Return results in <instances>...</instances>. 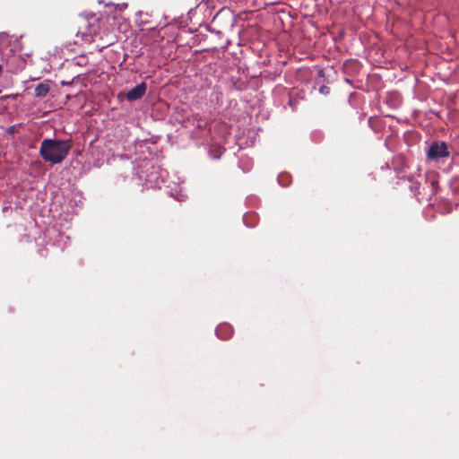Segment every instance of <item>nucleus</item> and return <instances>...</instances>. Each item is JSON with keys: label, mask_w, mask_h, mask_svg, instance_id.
<instances>
[{"label": "nucleus", "mask_w": 459, "mask_h": 459, "mask_svg": "<svg viewBox=\"0 0 459 459\" xmlns=\"http://www.w3.org/2000/svg\"><path fill=\"white\" fill-rule=\"evenodd\" d=\"M216 334L221 340H228L233 335V327L228 324H220L216 328Z\"/></svg>", "instance_id": "39448f33"}, {"label": "nucleus", "mask_w": 459, "mask_h": 459, "mask_svg": "<svg viewBox=\"0 0 459 459\" xmlns=\"http://www.w3.org/2000/svg\"><path fill=\"white\" fill-rule=\"evenodd\" d=\"M319 91L324 95H327L330 92V88L325 85H323L320 87Z\"/></svg>", "instance_id": "6e6552de"}, {"label": "nucleus", "mask_w": 459, "mask_h": 459, "mask_svg": "<svg viewBox=\"0 0 459 459\" xmlns=\"http://www.w3.org/2000/svg\"><path fill=\"white\" fill-rule=\"evenodd\" d=\"M147 85L145 82H141L135 87L132 88L126 93V100L128 101H134L140 100L146 92Z\"/></svg>", "instance_id": "20e7f679"}, {"label": "nucleus", "mask_w": 459, "mask_h": 459, "mask_svg": "<svg viewBox=\"0 0 459 459\" xmlns=\"http://www.w3.org/2000/svg\"><path fill=\"white\" fill-rule=\"evenodd\" d=\"M449 154L445 142H433L427 152V158L430 160H437L440 158L448 157Z\"/></svg>", "instance_id": "7ed1b4c3"}, {"label": "nucleus", "mask_w": 459, "mask_h": 459, "mask_svg": "<svg viewBox=\"0 0 459 459\" xmlns=\"http://www.w3.org/2000/svg\"><path fill=\"white\" fill-rule=\"evenodd\" d=\"M100 30V18L96 14L80 17L76 37L84 42H91Z\"/></svg>", "instance_id": "f03ea898"}, {"label": "nucleus", "mask_w": 459, "mask_h": 459, "mask_svg": "<svg viewBox=\"0 0 459 459\" xmlns=\"http://www.w3.org/2000/svg\"><path fill=\"white\" fill-rule=\"evenodd\" d=\"M72 147V140L48 138L40 143L39 155L47 162L59 164L66 159Z\"/></svg>", "instance_id": "f257e3e1"}, {"label": "nucleus", "mask_w": 459, "mask_h": 459, "mask_svg": "<svg viewBox=\"0 0 459 459\" xmlns=\"http://www.w3.org/2000/svg\"><path fill=\"white\" fill-rule=\"evenodd\" d=\"M437 185H438V182L436 181V180H432L430 182V186L432 187V190H431V194L434 195L436 192H437Z\"/></svg>", "instance_id": "1a4fd4ad"}, {"label": "nucleus", "mask_w": 459, "mask_h": 459, "mask_svg": "<svg viewBox=\"0 0 459 459\" xmlns=\"http://www.w3.org/2000/svg\"><path fill=\"white\" fill-rule=\"evenodd\" d=\"M116 8L118 9L119 11H124L125 9L127 8V4H125V3L118 4H117Z\"/></svg>", "instance_id": "9d476101"}, {"label": "nucleus", "mask_w": 459, "mask_h": 459, "mask_svg": "<svg viewBox=\"0 0 459 459\" xmlns=\"http://www.w3.org/2000/svg\"><path fill=\"white\" fill-rule=\"evenodd\" d=\"M410 188L414 193V195L416 196H419L420 195V183L412 182V184L411 185Z\"/></svg>", "instance_id": "0eeeda50"}, {"label": "nucleus", "mask_w": 459, "mask_h": 459, "mask_svg": "<svg viewBox=\"0 0 459 459\" xmlns=\"http://www.w3.org/2000/svg\"><path fill=\"white\" fill-rule=\"evenodd\" d=\"M50 86L48 82H41L35 88V96L37 98H44L49 92Z\"/></svg>", "instance_id": "423d86ee"}]
</instances>
